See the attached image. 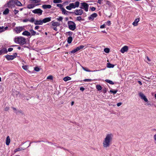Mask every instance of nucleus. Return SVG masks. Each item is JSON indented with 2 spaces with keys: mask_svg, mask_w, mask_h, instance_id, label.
Segmentation results:
<instances>
[{
  "mask_svg": "<svg viewBox=\"0 0 156 156\" xmlns=\"http://www.w3.org/2000/svg\"><path fill=\"white\" fill-rule=\"evenodd\" d=\"M9 109V108L8 107H6L5 108V110L6 111H8Z\"/></svg>",
  "mask_w": 156,
  "mask_h": 156,
  "instance_id": "13d9d810",
  "label": "nucleus"
},
{
  "mask_svg": "<svg viewBox=\"0 0 156 156\" xmlns=\"http://www.w3.org/2000/svg\"><path fill=\"white\" fill-rule=\"evenodd\" d=\"M5 58L8 60H11L13 59L15 56L12 55H7L5 56Z\"/></svg>",
  "mask_w": 156,
  "mask_h": 156,
  "instance_id": "ddd939ff",
  "label": "nucleus"
},
{
  "mask_svg": "<svg viewBox=\"0 0 156 156\" xmlns=\"http://www.w3.org/2000/svg\"><path fill=\"white\" fill-rule=\"evenodd\" d=\"M29 21L33 23L34 22V23L35 20L33 18H32Z\"/></svg>",
  "mask_w": 156,
  "mask_h": 156,
  "instance_id": "49530a36",
  "label": "nucleus"
},
{
  "mask_svg": "<svg viewBox=\"0 0 156 156\" xmlns=\"http://www.w3.org/2000/svg\"><path fill=\"white\" fill-rule=\"evenodd\" d=\"M138 83L141 85H142V83L140 81H138Z\"/></svg>",
  "mask_w": 156,
  "mask_h": 156,
  "instance_id": "69168bd1",
  "label": "nucleus"
},
{
  "mask_svg": "<svg viewBox=\"0 0 156 156\" xmlns=\"http://www.w3.org/2000/svg\"><path fill=\"white\" fill-rule=\"evenodd\" d=\"M110 24H111V21H108L107 22V24L108 26H109L110 25Z\"/></svg>",
  "mask_w": 156,
  "mask_h": 156,
  "instance_id": "864d4df0",
  "label": "nucleus"
},
{
  "mask_svg": "<svg viewBox=\"0 0 156 156\" xmlns=\"http://www.w3.org/2000/svg\"><path fill=\"white\" fill-rule=\"evenodd\" d=\"M10 143V139L9 136L7 137L6 140V144L7 145H9Z\"/></svg>",
  "mask_w": 156,
  "mask_h": 156,
  "instance_id": "aec40b11",
  "label": "nucleus"
},
{
  "mask_svg": "<svg viewBox=\"0 0 156 156\" xmlns=\"http://www.w3.org/2000/svg\"><path fill=\"white\" fill-rule=\"evenodd\" d=\"M61 10L62 11V12L64 13V14H66V12H67V11H66V10L63 8H62Z\"/></svg>",
  "mask_w": 156,
  "mask_h": 156,
  "instance_id": "58836bf2",
  "label": "nucleus"
},
{
  "mask_svg": "<svg viewBox=\"0 0 156 156\" xmlns=\"http://www.w3.org/2000/svg\"><path fill=\"white\" fill-rule=\"evenodd\" d=\"M62 2V0H54L53 2L55 3H61Z\"/></svg>",
  "mask_w": 156,
  "mask_h": 156,
  "instance_id": "7c9ffc66",
  "label": "nucleus"
},
{
  "mask_svg": "<svg viewBox=\"0 0 156 156\" xmlns=\"http://www.w3.org/2000/svg\"><path fill=\"white\" fill-rule=\"evenodd\" d=\"M35 6V5L34 4H30L27 5V8L28 9H31L33 8Z\"/></svg>",
  "mask_w": 156,
  "mask_h": 156,
  "instance_id": "b1692460",
  "label": "nucleus"
},
{
  "mask_svg": "<svg viewBox=\"0 0 156 156\" xmlns=\"http://www.w3.org/2000/svg\"><path fill=\"white\" fill-rule=\"evenodd\" d=\"M92 80L89 79H86L84 80V81H87V82H90Z\"/></svg>",
  "mask_w": 156,
  "mask_h": 156,
  "instance_id": "09e8293b",
  "label": "nucleus"
},
{
  "mask_svg": "<svg viewBox=\"0 0 156 156\" xmlns=\"http://www.w3.org/2000/svg\"><path fill=\"white\" fill-rule=\"evenodd\" d=\"M140 96L141 97L142 99H143L145 102H147L148 101L147 99L146 98L144 94L141 92H140L139 94Z\"/></svg>",
  "mask_w": 156,
  "mask_h": 156,
  "instance_id": "f8f14e48",
  "label": "nucleus"
},
{
  "mask_svg": "<svg viewBox=\"0 0 156 156\" xmlns=\"http://www.w3.org/2000/svg\"><path fill=\"white\" fill-rule=\"evenodd\" d=\"M14 41L15 43L21 44H24L26 43V39L22 37H15Z\"/></svg>",
  "mask_w": 156,
  "mask_h": 156,
  "instance_id": "f03ea898",
  "label": "nucleus"
},
{
  "mask_svg": "<svg viewBox=\"0 0 156 156\" xmlns=\"http://www.w3.org/2000/svg\"><path fill=\"white\" fill-rule=\"evenodd\" d=\"M107 82L111 84H114V83L113 82H112V81L110 80H105Z\"/></svg>",
  "mask_w": 156,
  "mask_h": 156,
  "instance_id": "f704fd0d",
  "label": "nucleus"
},
{
  "mask_svg": "<svg viewBox=\"0 0 156 156\" xmlns=\"http://www.w3.org/2000/svg\"><path fill=\"white\" fill-rule=\"evenodd\" d=\"M32 1L35 3H38L40 2V0H31Z\"/></svg>",
  "mask_w": 156,
  "mask_h": 156,
  "instance_id": "a18cd8bd",
  "label": "nucleus"
},
{
  "mask_svg": "<svg viewBox=\"0 0 156 156\" xmlns=\"http://www.w3.org/2000/svg\"><path fill=\"white\" fill-rule=\"evenodd\" d=\"M103 0H98V3H99L100 4H101V2L103 1Z\"/></svg>",
  "mask_w": 156,
  "mask_h": 156,
  "instance_id": "4d7b16f0",
  "label": "nucleus"
},
{
  "mask_svg": "<svg viewBox=\"0 0 156 156\" xmlns=\"http://www.w3.org/2000/svg\"><path fill=\"white\" fill-rule=\"evenodd\" d=\"M122 104V103L121 102H119V103H118L117 104V106H118V107H119V106H120V105H121Z\"/></svg>",
  "mask_w": 156,
  "mask_h": 156,
  "instance_id": "6e6d98bb",
  "label": "nucleus"
},
{
  "mask_svg": "<svg viewBox=\"0 0 156 156\" xmlns=\"http://www.w3.org/2000/svg\"><path fill=\"white\" fill-rule=\"evenodd\" d=\"M7 6L9 8H12L15 7L14 0H11L7 3Z\"/></svg>",
  "mask_w": 156,
  "mask_h": 156,
  "instance_id": "0eeeda50",
  "label": "nucleus"
},
{
  "mask_svg": "<svg viewBox=\"0 0 156 156\" xmlns=\"http://www.w3.org/2000/svg\"><path fill=\"white\" fill-rule=\"evenodd\" d=\"M154 138L155 141L156 142V134H155L154 136Z\"/></svg>",
  "mask_w": 156,
  "mask_h": 156,
  "instance_id": "680f3d73",
  "label": "nucleus"
},
{
  "mask_svg": "<svg viewBox=\"0 0 156 156\" xmlns=\"http://www.w3.org/2000/svg\"><path fill=\"white\" fill-rule=\"evenodd\" d=\"M51 23L52 26L53 27H57V26H59L60 25V23H59L58 22H55L54 21H52Z\"/></svg>",
  "mask_w": 156,
  "mask_h": 156,
  "instance_id": "dca6fc26",
  "label": "nucleus"
},
{
  "mask_svg": "<svg viewBox=\"0 0 156 156\" xmlns=\"http://www.w3.org/2000/svg\"><path fill=\"white\" fill-rule=\"evenodd\" d=\"M76 15H81L83 13V10L81 9H76L74 11Z\"/></svg>",
  "mask_w": 156,
  "mask_h": 156,
  "instance_id": "1a4fd4ad",
  "label": "nucleus"
},
{
  "mask_svg": "<svg viewBox=\"0 0 156 156\" xmlns=\"http://www.w3.org/2000/svg\"><path fill=\"white\" fill-rule=\"evenodd\" d=\"M30 33L27 31L25 30L22 33V35L24 36H29L30 35Z\"/></svg>",
  "mask_w": 156,
  "mask_h": 156,
  "instance_id": "6ab92c4d",
  "label": "nucleus"
},
{
  "mask_svg": "<svg viewBox=\"0 0 156 156\" xmlns=\"http://www.w3.org/2000/svg\"><path fill=\"white\" fill-rule=\"evenodd\" d=\"M68 25L69 28L72 30H74L76 28V25L75 23L73 21H69L68 22Z\"/></svg>",
  "mask_w": 156,
  "mask_h": 156,
  "instance_id": "20e7f679",
  "label": "nucleus"
},
{
  "mask_svg": "<svg viewBox=\"0 0 156 156\" xmlns=\"http://www.w3.org/2000/svg\"><path fill=\"white\" fill-rule=\"evenodd\" d=\"M63 18L62 17H59L58 18H57L56 20L58 21L62 22Z\"/></svg>",
  "mask_w": 156,
  "mask_h": 156,
  "instance_id": "e433bc0d",
  "label": "nucleus"
},
{
  "mask_svg": "<svg viewBox=\"0 0 156 156\" xmlns=\"http://www.w3.org/2000/svg\"><path fill=\"white\" fill-rule=\"evenodd\" d=\"M53 29L55 31H56L57 30V29L56 27H54L53 28Z\"/></svg>",
  "mask_w": 156,
  "mask_h": 156,
  "instance_id": "bf43d9fd",
  "label": "nucleus"
},
{
  "mask_svg": "<svg viewBox=\"0 0 156 156\" xmlns=\"http://www.w3.org/2000/svg\"><path fill=\"white\" fill-rule=\"evenodd\" d=\"M34 24L35 25H42L43 24L42 21L41 20H36L34 21Z\"/></svg>",
  "mask_w": 156,
  "mask_h": 156,
  "instance_id": "4be33fe9",
  "label": "nucleus"
},
{
  "mask_svg": "<svg viewBox=\"0 0 156 156\" xmlns=\"http://www.w3.org/2000/svg\"><path fill=\"white\" fill-rule=\"evenodd\" d=\"M114 65L113 64H110V63H108L107 64V67L108 68H113L114 67Z\"/></svg>",
  "mask_w": 156,
  "mask_h": 156,
  "instance_id": "cd10ccee",
  "label": "nucleus"
},
{
  "mask_svg": "<svg viewBox=\"0 0 156 156\" xmlns=\"http://www.w3.org/2000/svg\"><path fill=\"white\" fill-rule=\"evenodd\" d=\"M84 47V45H80L79 46H78L77 47V49H78V51L80 50V49L83 48Z\"/></svg>",
  "mask_w": 156,
  "mask_h": 156,
  "instance_id": "4c0bfd02",
  "label": "nucleus"
},
{
  "mask_svg": "<svg viewBox=\"0 0 156 156\" xmlns=\"http://www.w3.org/2000/svg\"><path fill=\"white\" fill-rule=\"evenodd\" d=\"M14 2L15 5H16L18 6H21L22 5V3H21V2L18 0H14Z\"/></svg>",
  "mask_w": 156,
  "mask_h": 156,
  "instance_id": "a211bd4d",
  "label": "nucleus"
},
{
  "mask_svg": "<svg viewBox=\"0 0 156 156\" xmlns=\"http://www.w3.org/2000/svg\"><path fill=\"white\" fill-rule=\"evenodd\" d=\"M51 6L50 5H44L42 6V7L44 9H50L51 8Z\"/></svg>",
  "mask_w": 156,
  "mask_h": 156,
  "instance_id": "412c9836",
  "label": "nucleus"
},
{
  "mask_svg": "<svg viewBox=\"0 0 156 156\" xmlns=\"http://www.w3.org/2000/svg\"><path fill=\"white\" fill-rule=\"evenodd\" d=\"M22 68L25 70H27L28 69V67L27 66H22Z\"/></svg>",
  "mask_w": 156,
  "mask_h": 156,
  "instance_id": "a19ab883",
  "label": "nucleus"
},
{
  "mask_svg": "<svg viewBox=\"0 0 156 156\" xmlns=\"http://www.w3.org/2000/svg\"><path fill=\"white\" fill-rule=\"evenodd\" d=\"M71 79V78L69 76H66L65 77L63 80L65 81H67Z\"/></svg>",
  "mask_w": 156,
  "mask_h": 156,
  "instance_id": "bb28decb",
  "label": "nucleus"
},
{
  "mask_svg": "<svg viewBox=\"0 0 156 156\" xmlns=\"http://www.w3.org/2000/svg\"><path fill=\"white\" fill-rule=\"evenodd\" d=\"M81 7L80 8L81 9H83L86 12H87L88 9L89 5L87 3L85 2L81 3Z\"/></svg>",
  "mask_w": 156,
  "mask_h": 156,
  "instance_id": "423d86ee",
  "label": "nucleus"
},
{
  "mask_svg": "<svg viewBox=\"0 0 156 156\" xmlns=\"http://www.w3.org/2000/svg\"><path fill=\"white\" fill-rule=\"evenodd\" d=\"M82 69L84 70H85V71H86L87 72H94L95 71H90L87 68H84L83 66H82Z\"/></svg>",
  "mask_w": 156,
  "mask_h": 156,
  "instance_id": "2f4dec72",
  "label": "nucleus"
},
{
  "mask_svg": "<svg viewBox=\"0 0 156 156\" xmlns=\"http://www.w3.org/2000/svg\"><path fill=\"white\" fill-rule=\"evenodd\" d=\"M72 41V38L71 37H68L67 42L68 43L70 44Z\"/></svg>",
  "mask_w": 156,
  "mask_h": 156,
  "instance_id": "c85d7f7f",
  "label": "nucleus"
},
{
  "mask_svg": "<svg viewBox=\"0 0 156 156\" xmlns=\"http://www.w3.org/2000/svg\"><path fill=\"white\" fill-rule=\"evenodd\" d=\"M14 12L15 14H16L19 11L16 9H15L14 11Z\"/></svg>",
  "mask_w": 156,
  "mask_h": 156,
  "instance_id": "8fccbe9b",
  "label": "nucleus"
},
{
  "mask_svg": "<svg viewBox=\"0 0 156 156\" xmlns=\"http://www.w3.org/2000/svg\"><path fill=\"white\" fill-rule=\"evenodd\" d=\"M30 31L32 35H35L36 34V32L33 30H30Z\"/></svg>",
  "mask_w": 156,
  "mask_h": 156,
  "instance_id": "473e14b6",
  "label": "nucleus"
},
{
  "mask_svg": "<svg viewBox=\"0 0 156 156\" xmlns=\"http://www.w3.org/2000/svg\"><path fill=\"white\" fill-rule=\"evenodd\" d=\"M25 150V148H23V147H19L16 149L15 150L14 152H16L17 151H22L23 150Z\"/></svg>",
  "mask_w": 156,
  "mask_h": 156,
  "instance_id": "393cba45",
  "label": "nucleus"
},
{
  "mask_svg": "<svg viewBox=\"0 0 156 156\" xmlns=\"http://www.w3.org/2000/svg\"><path fill=\"white\" fill-rule=\"evenodd\" d=\"M147 60L148 61V62H150L151 61V60L150 59H149V57H147Z\"/></svg>",
  "mask_w": 156,
  "mask_h": 156,
  "instance_id": "e2e57ef3",
  "label": "nucleus"
},
{
  "mask_svg": "<svg viewBox=\"0 0 156 156\" xmlns=\"http://www.w3.org/2000/svg\"><path fill=\"white\" fill-rule=\"evenodd\" d=\"M39 27L38 26H36L35 27V30H37L38 29Z\"/></svg>",
  "mask_w": 156,
  "mask_h": 156,
  "instance_id": "052dcab7",
  "label": "nucleus"
},
{
  "mask_svg": "<svg viewBox=\"0 0 156 156\" xmlns=\"http://www.w3.org/2000/svg\"><path fill=\"white\" fill-rule=\"evenodd\" d=\"M24 27H17L15 28L14 31L17 34L20 33L21 31L24 30Z\"/></svg>",
  "mask_w": 156,
  "mask_h": 156,
  "instance_id": "39448f33",
  "label": "nucleus"
},
{
  "mask_svg": "<svg viewBox=\"0 0 156 156\" xmlns=\"http://www.w3.org/2000/svg\"><path fill=\"white\" fill-rule=\"evenodd\" d=\"M51 17L46 18L44 19H43V20H42V23H45L47 22H49L51 20Z\"/></svg>",
  "mask_w": 156,
  "mask_h": 156,
  "instance_id": "4468645a",
  "label": "nucleus"
},
{
  "mask_svg": "<svg viewBox=\"0 0 156 156\" xmlns=\"http://www.w3.org/2000/svg\"><path fill=\"white\" fill-rule=\"evenodd\" d=\"M98 16V14L96 13H94L90 15V16L88 17L89 20L92 21L94 19Z\"/></svg>",
  "mask_w": 156,
  "mask_h": 156,
  "instance_id": "9d476101",
  "label": "nucleus"
},
{
  "mask_svg": "<svg viewBox=\"0 0 156 156\" xmlns=\"http://www.w3.org/2000/svg\"><path fill=\"white\" fill-rule=\"evenodd\" d=\"M110 2H109V1H107V2L106 4H107L109 5V4H110Z\"/></svg>",
  "mask_w": 156,
  "mask_h": 156,
  "instance_id": "774afa93",
  "label": "nucleus"
},
{
  "mask_svg": "<svg viewBox=\"0 0 156 156\" xmlns=\"http://www.w3.org/2000/svg\"><path fill=\"white\" fill-rule=\"evenodd\" d=\"M74 104V101H72V102H71V105L72 106Z\"/></svg>",
  "mask_w": 156,
  "mask_h": 156,
  "instance_id": "338daca9",
  "label": "nucleus"
},
{
  "mask_svg": "<svg viewBox=\"0 0 156 156\" xmlns=\"http://www.w3.org/2000/svg\"><path fill=\"white\" fill-rule=\"evenodd\" d=\"M80 2L78 1L76 2L75 3H71L69 6H66V8L69 10H71L72 9L77 8L79 6Z\"/></svg>",
  "mask_w": 156,
  "mask_h": 156,
  "instance_id": "7ed1b4c3",
  "label": "nucleus"
},
{
  "mask_svg": "<svg viewBox=\"0 0 156 156\" xmlns=\"http://www.w3.org/2000/svg\"><path fill=\"white\" fill-rule=\"evenodd\" d=\"M90 9L92 11H94L96 9V8L94 7H92L90 8Z\"/></svg>",
  "mask_w": 156,
  "mask_h": 156,
  "instance_id": "603ef678",
  "label": "nucleus"
},
{
  "mask_svg": "<svg viewBox=\"0 0 156 156\" xmlns=\"http://www.w3.org/2000/svg\"><path fill=\"white\" fill-rule=\"evenodd\" d=\"M128 49V47L127 46H125L121 49L120 51L122 53H123L125 52H127Z\"/></svg>",
  "mask_w": 156,
  "mask_h": 156,
  "instance_id": "9b49d317",
  "label": "nucleus"
},
{
  "mask_svg": "<svg viewBox=\"0 0 156 156\" xmlns=\"http://www.w3.org/2000/svg\"><path fill=\"white\" fill-rule=\"evenodd\" d=\"M7 52V49L6 48H3L0 51V55L6 53Z\"/></svg>",
  "mask_w": 156,
  "mask_h": 156,
  "instance_id": "f3484780",
  "label": "nucleus"
},
{
  "mask_svg": "<svg viewBox=\"0 0 156 156\" xmlns=\"http://www.w3.org/2000/svg\"><path fill=\"white\" fill-rule=\"evenodd\" d=\"M78 51V49H77V47H76V48L74 49L72 51L70 52L71 53H75L76 52Z\"/></svg>",
  "mask_w": 156,
  "mask_h": 156,
  "instance_id": "72a5a7b5",
  "label": "nucleus"
},
{
  "mask_svg": "<svg viewBox=\"0 0 156 156\" xmlns=\"http://www.w3.org/2000/svg\"><path fill=\"white\" fill-rule=\"evenodd\" d=\"M53 78V77L51 75H50L47 77V79L51 80H52Z\"/></svg>",
  "mask_w": 156,
  "mask_h": 156,
  "instance_id": "79ce46f5",
  "label": "nucleus"
},
{
  "mask_svg": "<svg viewBox=\"0 0 156 156\" xmlns=\"http://www.w3.org/2000/svg\"><path fill=\"white\" fill-rule=\"evenodd\" d=\"M117 90H114V91H113L112 90H110V92L113 93L114 94H116L117 93Z\"/></svg>",
  "mask_w": 156,
  "mask_h": 156,
  "instance_id": "37998d69",
  "label": "nucleus"
},
{
  "mask_svg": "<svg viewBox=\"0 0 156 156\" xmlns=\"http://www.w3.org/2000/svg\"><path fill=\"white\" fill-rule=\"evenodd\" d=\"M56 5L57 7H59L61 10L62 9V8H63L62 7L63 5L62 4H57Z\"/></svg>",
  "mask_w": 156,
  "mask_h": 156,
  "instance_id": "ea45409f",
  "label": "nucleus"
},
{
  "mask_svg": "<svg viewBox=\"0 0 156 156\" xmlns=\"http://www.w3.org/2000/svg\"><path fill=\"white\" fill-rule=\"evenodd\" d=\"M80 90L82 91H83L84 90V88H83V87H81L80 89Z\"/></svg>",
  "mask_w": 156,
  "mask_h": 156,
  "instance_id": "0e129e2a",
  "label": "nucleus"
},
{
  "mask_svg": "<svg viewBox=\"0 0 156 156\" xmlns=\"http://www.w3.org/2000/svg\"><path fill=\"white\" fill-rule=\"evenodd\" d=\"M34 70L35 71L38 72L40 70V69L39 68L36 67L35 68Z\"/></svg>",
  "mask_w": 156,
  "mask_h": 156,
  "instance_id": "de8ad7c7",
  "label": "nucleus"
},
{
  "mask_svg": "<svg viewBox=\"0 0 156 156\" xmlns=\"http://www.w3.org/2000/svg\"><path fill=\"white\" fill-rule=\"evenodd\" d=\"M105 24H103L100 26V28H105Z\"/></svg>",
  "mask_w": 156,
  "mask_h": 156,
  "instance_id": "5fc2aeb1",
  "label": "nucleus"
},
{
  "mask_svg": "<svg viewBox=\"0 0 156 156\" xmlns=\"http://www.w3.org/2000/svg\"><path fill=\"white\" fill-rule=\"evenodd\" d=\"M82 19L81 17L80 16H78L76 18V20H77L80 21Z\"/></svg>",
  "mask_w": 156,
  "mask_h": 156,
  "instance_id": "c03bdc74",
  "label": "nucleus"
},
{
  "mask_svg": "<svg viewBox=\"0 0 156 156\" xmlns=\"http://www.w3.org/2000/svg\"><path fill=\"white\" fill-rule=\"evenodd\" d=\"M113 137V135L111 133L107 134L103 141V147L106 148L109 147L112 140Z\"/></svg>",
  "mask_w": 156,
  "mask_h": 156,
  "instance_id": "f257e3e1",
  "label": "nucleus"
},
{
  "mask_svg": "<svg viewBox=\"0 0 156 156\" xmlns=\"http://www.w3.org/2000/svg\"><path fill=\"white\" fill-rule=\"evenodd\" d=\"M8 28V27H0V32H2L3 31H4L5 30H7Z\"/></svg>",
  "mask_w": 156,
  "mask_h": 156,
  "instance_id": "5701e85b",
  "label": "nucleus"
},
{
  "mask_svg": "<svg viewBox=\"0 0 156 156\" xmlns=\"http://www.w3.org/2000/svg\"><path fill=\"white\" fill-rule=\"evenodd\" d=\"M12 48H10L8 49V51L9 52L12 51L13 50Z\"/></svg>",
  "mask_w": 156,
  "mask_h": 156,
  "instance_id": "3c124183",
  "label": "nucleus"
},
{
  "mask_svg": "<svg viewBox=\"0 0 156 156\" xmlns=\"http://www.w3.org/2000/svg\"><path fill=\"white\" fill-rule=\"evenodd\" d=\"M104 51L105 52L108 53L109 52L110 49L108 48H106L104 49Z\"/></svg>",
  "mask_w": 156,
  "mask_h": 156,
  "instance_id": "c9c22d12",
  "label": "nucleus"
},
{
  "mask_svg": "<svg viewBox=\"0 0 156 156\" xmlns=\"http://www.w3.org/2000/svg\"><path fill=\"white\" fill-rule=\"evenodd\" d=\"M140 21L139 18H136L135 19L134 21L133 22L132 24L134 26H136L138 25V23Z\"/></svg>",
  "mask_w": 156,
  "mask_h": 156,
  "instance_id": "2eb2a0df",
  "label": "nucleus"
},
{
  "mask_svg": "<svg viewBox=\"0 0 156 156\" xmlns=\"http://www.w3.org/2000/svg\"><path fill=\"white\" fill-rule=\"evenodd\" d=\"M9 12V10L8 8H6L4 11L3 13L4 15H6L8 14Z\"/></svg>",
  "mask_w": 156,
  "mask_h": 156,
  "instance_id": "a878e982",
  "label": "nucleus"
},
{
  "mask_svg": "<svg viewBox=\"0 0 156 156\" xmlns=\"http://www.w3.org/2000/svg\"><path fill=\"white\" fill-rule=\"evenodd\" d=\"M32 12L34 14H37L39 15H41L42 14L43 11L40 9H37L32 10Z\"/></svg>",
  "mask_w": 156,
  "mask_h": 156,
  "instance_id": "6e6552de",
  "label": "nucleus"
},
{
  "mask_svg": "<svg viewBox=\"0 0 156 156\" xmlns=\"http://www.w3.org/2000/svg\"><path fill=\"white\" fill-rule=\"evenodd\" d=\"M96 87L98 90H100L102 89V87L100 85H97Z\"/></svg>",
  "mask_w": 156,
  "mask_h": 156,
  "instance_id": "c756f323",
  "label": "nucleus"
}]
</instances>
